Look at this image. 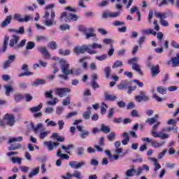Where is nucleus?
Masks as SVG:
<instances>
[{"label": "nucleus", "mask_w": 179, "mask_h": 179, "mask_svg": "<svg viewBox=\"0 0 179 179\" xmlns=\"http://www.w3.org/2000/svg\"><path fill=\"white\" fill-rule=\"evenodd\" d=\"M145 122H148L150 125H153V124H155L152 126V129L151 131V135L153 136V138H160V139L162 140L169 139V138H170V136L167 133L159 132L157 134V129L162 122H157L156 118L149 117L147 119Z\"/></svg>", "instance_id": "obj_1"}, {"label": "nucleus", "mask_w": 179, "mask_h": 179, "mask_svg": "<svg viewBox=\"0 0 179 179\" xmlns=\"http://www.w3.org/2000/svg\"><path fill=\"white\" fill-rule=\"evenodd\" d=\"M54 8H55V4H48L45 8V14L43 17L45 19L44 24L45 26H47V27H51L52 26L57 24V22H55V12L52 11ZM50 10H51V20L49 19Z\"/></svg>", "instance_id": "obj_2"}, {"label": "nucleus", "mask_w": 179, "mask_h": 179, "mask_svg": "<svg viewBox=\"0 0 179 179\" xmlns=\"http://www.w3.org/2000/svg\"><path fill=\"white\" fill-rule=\"evenodd\" d=\"M73 52L77 55H79V54H85V52H87L91 55H95L96 54H97L96 50L89 49L88 46L86 45L75 47L73 49Z\"/></svg>", "instance_id": "obj_3"}, {"label": "nucleus", "mask_w": 179, "mask_h": 179, "mask_svg": "<svg viewBox=\"0 0 179 179\" xmlns=\"http://www.w3.org/2000/svg\"><path fill=\"white\" fill-rule=\"evenodd\" d=\"M138 61H139V57H134L128 60V64L131 65L132 64L131 69L138 72L139 75H143V73L141 70V65L137 64Z\"/></svg>", "instance_id": "obj_4"}, {"label": "nucleus", "mask_w": 179, "mask_h": 179, "mask_svg": "<svg viewBox=\"0 0 179 179\" xmlns=\"http://www.w3.org/2000/svg\"><path fill=\"white\" fill-rule=\"evenodd\" d=\"M62 73L64 75H73V69H69V64L65 59L60 60Z\"/></svg>", "instance_id": "obj_5"}, {"label": "nucleus", "mask_w": 179, "mask_h": 179, "mask_svg": "<svg viewBox=\"0 0 179 179\" xmlns=\"http://www.w3.org/2000/svg\"><path fill=\"white\" fill-rule=\"evenodd\" d=\"M64 17L66 23H69V22L76 21L78 20V15L66 12L62 13L59 20L64 19Z\"/></svg>", "instance_id": "obj_6"}, {"label": "nucleus", "mask_w": 179, "mask_h": 179, "mask_svg": "<svg viewBox=\"0 0 179 179\" xmlns=\"http://www.w3.org/2000/svg\"><path fill=\"white\" fill-rule=\"evenodd\" d=\"M19 40H20V37H19V36L13 34L12 36V38L10 40L8 45H10L12 48H14L15 50H17V48H19Z\"/></svg>", "instance_id": "obj_7"}, {"label": "nucleus", "mask_w": 179, "mask_h": 179, "mask_svg": "<svg viewBox=\"0 0 179 179\" xmlns=\"http://www.w3.org/2000/svg\"><path fill=\"white\" fill-rule=\"evenodd\" d=\"M55 94L59 96V97H65L66 93H71V89L69 88H55L54 90Z\"/></svg>", "instance_id": "obj_8"}, {"label": "nucleus", "mask_w": 179, "mask_h": 179, "mask_svg": "<svg viewBox=\"0 0 179 179\" xmlns=\"http://www.w3.org/2000/svg\"><path fill=\"white\" fill-rule=\"evenodd\" d=\"M14 20H17V22H19L20 23H23L24 22H29L30 19H31V16L30 15H27L23 18L22 17V15L20 14H15L13 15Z\"/></svg>", "instance_id": "obj_9"}, {"label": "nucleus", "mask_w": 179, "mask_h": 179, "mask_svg": "<svg viewBox=\"0 0 179 179\" xmlns=\"http://www.w3.org/2000/svg\"><path fill=\"white\" fill-rule=\"evenodd\" d=\"M69 165L71 169H75L76 170H78V169H80V167H84V166H86V162L81 161L80 162H78L76 161H71L69 163Z\"/></svg>", "instance_id": "obj_10"}, {"label": "nucleus", "mask_w": 179, "mask_h": 179, "mask_svg": "<svg viewBox=\"0 0 179 179\" xmlns=\"http://www.w3.org/2000/svg\"><path fill=\"white\" fill-rule=\"evenodd\" d=\"M3 120H5L7 122V125L9 127H13V125H15V117L12 114H6L4 115Z\"/></svg>", "instance_id": "obj_11"}, {"label": "nucleus", "mask_w": 179, "mask_h": 179, "mask_svg": "<svg viewBox=\"0 0 179 179\" xmlns=\"http://www.w3.org/2000/svg\"><path fill=\"white\" fill-rule=\"evenodd\" d=\"M21 69L25 72L20 73L18 75L19 78H22V76H30L33 75V72L27 71V69H29V66L27 64H23Z\"/></svg>", "instance_id": "obj_12"}, {"label": "nucleus", "mask_w": 179, "mask_h": 179, "mask_svg": "<svg viewBox=\"0 0 179 179\" xmlns=\"http://www.w3.org/2000/svg\"><path fill=\"white\" fill-rule=\"evenodd\" d=\"M77 129L80 132V136L81 139H86L89 135H90V131L82 129V126H77Z\"/></svg>", "instance_id": "obj_13"}, {"label": "nucleus", "mask_w": 179, "mask_h": 179, "mask_svg": "<svg viewBox=\"0 0 179 179\" xmlns=\"http://www.w3.org/2000/svg\"><path fill=\"white\" fill-rule=\"evenodd\" d=\"M59 143L58 142H52L50 141H45L44 143V145L48 147V149L49 152H51V150H54V148H56L57 146H59Z\"/></svg>", "instance_id": "obj_14"}, {"label": "nucleus", "mask_w": 179, "mask_h": 179, "mask_svg": "<svg viewBox=\"0 0 179 179\" xmlns=\"http://www.w3.org/2000/svg\"><path fill=\"white\" fill-rule=\"evenodd\" d=\"M11 22H12V15H7L6 17L4 19V20L1 22V27L2 29H4V27H6V26H9Z\"/></svg>", "instance_id": "obj_15"}, {"label": "nucleus", "mask_w": 179, "mask_h": 179, "mask_svg": "<svg viewBox=\"0 0 179 179\" xmlns=\"http://www.w3.org/2000/svg\"><path fill=\"white\" fill-rule=\"evenodd\" d=\"M38 51H39L41 54H43L45 58H51V54H50V52H48V50H47V48L45 47L38 48Z\"/></svg>", "instance_id": "obj_16"}, {"label": "nucleus", "mask_w": 179, "mask_h": 179, "mask_svg": "<svg viewBox=\"0 0 179 179\" xmlns=\"http://www.w3.org/2000/svg\"><path fill=\"white\" fill-rule=\"evenodd\" d=\"M9 43V36L6 35L3 39V43L1 50H0L1 52H6L8 48V43Z\"/></svg>", "instance_id": "obj_17"}, {"label": "nucleus", "mask_w": 179, "mask_h": 179, "mask_svg": "<svg viewBox=\"0 0 179 179\" xmlns=\"http://www.w3.org/2000/svg\"><path fill=\"white\" fill-rule=\"evenodd\" d=\"M151 75L152 78H155L160 73V70L159 69V65L157 66H152L151 68Z\"/></svg>", "instance_id": "obj_18"}, {"label": "nucleus", "mask_w": 179, "mask_h": 179, "mask_svg": "<svg viewBox=\"0 0 179 179\" xmlns=\"http://www.w3.org/2000/svg\"><path fill=\"white\" fill-rule=\"evenodd\" d=\"M141 33L145 36H150V34H152V36H156L157 34V32H156L153 29H143Z\"/></svg>", "instance_id": "obj_19"}, {"label": "nucleus", "mask_w": 179, "mask_h": 179, "mask_svg": "<svg viewBox=\"0 0 179 179\" xmlns=\"http://www.w3.org/2000/svg\"><path fill=\"white\" fill-rule=\"evenodd\" d=\"M89 33L85 34L86 40H89L91 37H96V34H94V29L93 27L88 28Z\"/></svg>", "instance_id": "obj_20"}, {"label": "nucleus", "mask_w": 179, "mask_h": 179, "mask_svg": "<svg viewBox=\"0 0 179 179\" xmlns=\"http://www.w3.org/2000/svg\"><path fill=\"white\" fill-rule=\"evenodd\" d=\"M73 148H75V146L72 144H70L67 146L62 145L61 146V148L62 149V150H64V153H66V155H71V149H73Z\"/></svg>", "instance_id": "obj_21"}, {"label": "nucleus", "mask_w": 179, "mask_h": 179, "mask_svg": "<svg viewBox=\"0 0 179 179\" xmlns=\"http://www.w3.org/2000/svg\"><path fill=\"white\" fill-rule=\"evenodd\" d=\"M173 131V134H177L178 132V127H165L162 129L163 132H171Z\"/></svg>", "instance_id": "obj_22"}, {"label": "nucleus", "mask_w": 179, "mask_h": 179, "mask_svg": "<svg viewBox=\"0 0 179 179\" xmlns=\"http://www.w3.org/2000/svg\"><path fill=\"white\" fill-rule=\"evenodd\" d=\"M29 125L31 128H32L33 131H34L35 134H37V132L38 131V129H41V128L44 127V124H43V123H38L36 127L33 123H30Z\"/></svg>", "instance_id": "obj_23"}, {"label": "nucleus", "mask_w": 179, "mask_h": 179, "mask_svg": "<svg viewBox=\"0 0 179 179\" xmlns=\"http://www.w3.org/2000/svg\"><path fill=\"white\" fill-rule=\"evenodd\" d=\"M56 156H57V157H60V159H63L64 160H68L69 159V155L63 154L61 150H57Z\"/></svg>", "instance_id": "obj_24"}, {"label": "nucleus", "mask_w": 179, "mask_h": 179, "mask_svg": "<svg viewBox=\"0 0 179 179\" xmlns=\"http://www.w3.org/2000/svg\"><path fill=\"white\" fill-rule=\"evenodd\" d=\"M165 143H166L165 141L159 143L155 140H152V141H151V146H152V148H155L158 149L159 148H162V146H163V145H164Z\"/></svg>", "instance_id": "obj_25"}, {"label": "nucleus", "mask_w": 179, "mask_h": 179, "mask_svg": "<svg viewBox=\"0 0 179 179\" xmlns=\"http://www.w3.org/2000/svg\"><path fill=\"white\" fill-rule=\"evenodd\" d=\"M129 85V81H122L118 85L117 87L119 90H122V89H127L128 85Z\"/></svg>", "instance_id": "obj_26"}, {"label": "nucleus", "mask_w": 179, "mask_h": 179, "mask_svg": "<svg viewBox=\"0 0 179 179\" xmlns=\"http://www.w3.org/2000/svg\"><path fill=\"white\" fill-rule=\"evenodd\" d=\"M155 15L156 17L161 19V20H164L167 17V13H160L155 11Z\"/></svg>", "instance_id": "obj_27"}, {"label": "nucleus", "mask_w": 179, "mask_h": 179, "mask_svg": "<svg viewBox=\"0 0 179 179\" xmlns=\"http://www.w3.org/2000/svg\"><path fill=\"white\" fill-rule=\"evenodd\" d=\"M172 66L173 68L179 66V53H177L176 56L172 58Z\"/></svg>", "instance_id": "obj_28"}, {"label": "nucleus", "mask_w": 179, "mask_h": 179, "mask_svg": "<svg viewBox=\"0 0 179 179\" xmlns=\"http://www.w3.org/2000/svg\"><path fill=\"white\" fill-rule=\"evenodd\" d=\"M105 99L108 101H114V100H117V96L111 95L108 94V92H105L104 94Z\"/></svg>", "instance_id": "obj_29"}, {"label": "nucleus", "mask_w": 179, "mask_h": 179, "mask_svg": "<svg viewBox=\"0 0 179 179\" xmlns=\"http://www.w3.org/2000/svg\"><path fill=\"white\" fill-rule=\"evenodd\" d=\"M87 110V111L84 112L83 114V117L85 120H89L90 118V114H92V107L88 106Z\"/></svg>", "instance_id": "obj_30"}, {"label": "nucleus", "mask_w": 179, "mask_h": 179, "mask_svg": "<svg viewBox=\"0 0 179 179\" xmlns=\"http://www.w3.org/2000/svg\"><path fill=\"white\" fill-rule=\"evenodd\" d=\"M4 89H5V94L8 96H10V93H13V88H12L11 85H4Z\"/></svg>", "instance_id": "obj_31"}, {"label": "nucleus", "mask_w": 179, "mask_h": 179, "mask_svg": "<svg viewBox=\"0 0 179 179\" xmlns=\"http://www.w3.org/2000/svg\"><path fill=\"white\" fill-rule=\"evenodd\" d=\"M41 85H45V80L38 79L31 83V85L34 86L35 87H37V86H40Z\"/></svg>", "instance_id": "obj_32"}, {"label": "nucleus", "mask_w": 179, "mask_h": 179, "mask_svg": "<svg viewBox=\"0 0 179 179\" xmlns=\"http://www.w3.org/2000/svg\"><path fill=\"white\" fill-rule=\"evenodd\" d=\"M101 132H103V134H110L111 132V129H110V127L106 126V124H102L101 125Z\"/></svg>", "instance_id": "obj_33"}, {"label": "nucleus", "mask_w": 179, "mask_h": 179, "mask_svg": "<svg viewBox=\"0 0 179 179\" xmlns=\"http://www.w3.org/2000/svg\"><path fill=\"white\" fill-rule=\"evenodd\" d=\"M157 38L159 41V46L162 47L163 45V38H164V34L163 32L157 33Z\"/></svg>", "instance_id": "obj_34"}, {"label": "nucleus", "mask_w": 179, "mask_h": 179, "mask_svg": "<svg viewBox=\"0 0 179 179\" xmlns=\"http://www.w3.org/2000/svg\"><path fill=\"white\" fill-rule=\"evenodd\" d=\"M87 46H88L89 50H92V48L93 50H96V48H103V45H101V44L97 43H93L92 44H89V45H87Z\"/></svg>", "instance_id": "obj_35"}, {"label": "nucleus", "mask_w": 179, "mask_h": 179, "mask_svg": "<svg viewBox=\"0 0 179 179\" xmlns=\"http://www.w3.org/2000/svg\"><path fill=\"white\" fill-rule=\"evenodd\" d=\"M40 172V167H36L35 168V169L32 170L29 174V177L30 179L33 178V177H34V176H37V174H38V173Z\"/></svg>", "instance_id": "obj_36"}, {"label": "nucleus", "mask_w": 179, "mask_h": 179, "mask_svg": "<svg viewBox=\"0 0 179 179\" xmlns=\"http://www.w3.org/2000/svg\"><path fill=\"white\" fill-rule=\"evenodd\" d=\"M135 99L138 103H141L143 100L144 101H149L150 100L149 96H136Z\"/></svg>", "instance_id": "obj_37"}, {"label": "nucleus", "mask_w": 179, "mask_h": 179, "mask_svg": "<svg viewBox=\"0 0 179 179\" xmlns=\"http://www.w3.org/2000/svg\"><path fill=\"white\" fill-rule=\"evenodd\" d=\"M122 136H124V139L122 141V145H128V142H129V134L127 132H124L122 134Z\"/></svg>", "instance_id": "obj_38"}, {"label": "nucleus", "mask_w": 179, "mask_h": 179, "mask_svg": "<svg viewBox=\"0 0 179 179\" xmlns=\"http://www.w3.org/2000/svg\"><path fill=\"white\" fill-rule=\"evenodd\" d=\"M21 148H22V144L14 143V144H11L10 146L8 147V150H16L17 149H20Z\"/></svg>", "instance_id": "obj_39"}, {"label": "nucleus", "mask_w": 179, "mask_h": 179, "mask_svg": "<svg viewBox=\"0 0 179 179\" xmlns=\"http://www.w3.org/2000/svg\"><path fill=\"white\" fill-rule=\"evenodd\" d=\"M71 175H72V177H74L76 179H83V176H82V173H80V171L78 170H75L73 173Z\"/></svg>", "instance_id": "obj_40"}, {"label": "nucleus", "mask_w": 179, "mask_h": 179, "mask_svg": "<svg viewBox=\"0 0 179 179\" xmlns=\"http://www.w3.org/2000/svg\"><path fill=\"white\" fill-rule=\"evenodd\" d=\"M135 173H136V170L135 169H128L126 171L125 176L126 177H132L134 176V174H135Z\"/></svg>", "instance_id": "obj_41"}, {"label": "nucleus", "mask_w": 179, "mask_h": 179, "mask_svg": "<svg viewBox=\"0 0 179 179\" xmlns=\"http://www.w3.org/2000/svg\"><path fill=\"white\" fill-rule=\"evenodd\" d=\"M23 141V137L19 136L18 138H11L8 140V143H13L15 142H22Z\"/></svg>", "instance_id": "obj_42"}, {"label": "nucleus", "mask_w": 179, "mask_h": 179, "mask_svg": "<svg viewBox=\"0 0 179 179\" xmlns=\"http://www.w3.org/2000/svg\"><path fill=\"white\" fill-rule=\"evenodd\" d=\"M122 62L121 60H116L112 68L113 69H116V68H121V66H122Z\"/></svg>", "instance_id": "obj_43"}, {"label": "nucleus", "mask_w": 179, "mask_h": 179, "mask_svg": "<svg viewBox=\"0 0 179 179\" xmlns=\"http://www.w3.org/2000/svg\"><path fill=\"white\" fill-rule=\"evenodd\" d=\"M41 108H43V103H41L38 106L31 108L29 110L31 113H37V111H40Z\"/></svg>", "instance_id": "obj_44"}, {"label": "nucleus", "mask_w": 179, "mask_h": 179, "mask_svg": "<svg viewBox=\"0 0 179 179\" xmlns=\"http://www.w3.org/2000/svg\"><path fill=\"white\" fill-rule=\"evenodd\" d=\"M106 108H108V106H107V104H106V103L102 102L101 107V115H104V114L107 113V109Z\"/></svg>", "instance_id": "obj_45"}, {"label": "nucleus", "mask_w": 179, "mask_h": 179, "mask_svg": "<svg viewBox=\"0 0 179 179\" xmlns=\"http://www.w3.org/2000/svg\"><path fill=\"white\" fill-rule=\"evenodd\" d=\"M104 73L106 75V79H108V78L111 76V68L110 66L105 67Z\"/></svg>", "instance_id": "obj_46"}, {"label": "nucleus", "mask_w": 179, "mask_h": 179, "mask_svg": "<svg viewBox=\"0 0 179 179\" xmlns=\"http://www.w3.org/2000/svg\"><path fill=\"white\" fill-rule=\"evenodd\" d=\"M169 3L174 5V0H163L158 6L162 8L163 5H169Z\"/></svg>", "instance_id": "obj_47"}, {"label": "nucleus", "mask_w": 179, "mask_h": 179, "mask_svg": "<svg viewBox=\"0 0 179 179\" xmlns=\"http://www.w3.org/2000/svg\"><path fill=\"white\" fill-rule=\"evenodd\" d=\"M59 54L60 55L66 56V55H71V50H65L64 49H59Z\"/></svg>", "instance_id": "obj_48"}, {"label": "nucleus", "mask_w": 179, "mask_h": 179, "mask_svg": "<svg viewBox=\"0 0 179 179\" xmlns=\"http://www.w3.org/2000/svg\"><path fill=\"white\" fill-rule=\"evenodd\" d=\"M157 92L160 93V94H167V88H164L162 86L157 87Z\"/></svg>", "instance_id": "obj_49"}, {"label": "nucleus", "mask_w": 179, "mask_h": 179, "mask_svg": "<svg viewBox=\"0 0 179 179\" xmlns=\"http://www.w3.org/2000/svg\"><path fill=\"white\" fill-rule=\"evenodd\" d=\"M48 135H50L49 131H41V132L39 134V138H40V139H45V138H47Z\"/></svg>", "instance_id": "obj_50"}, {"label": "nucleus", "mask_w": 179, "mask_h": 179, "mask_svg": "<svg viewBox=\"0 0 179 179\" xmlns=\"http://www.w3.org/2000/svg\"><path fill=\"white\" fill-rule=\"evenodd\" d=\"M12 163L17 164H22V158L19 157H12L10 159Z\"/></svg>", "instance_id": "obj_51"}, {"label": "nucleus", "mask_w": 179, "mask_h": 179, "mask_svg": "<svg viewBox=\"0 0 179 179\" xmlns=\"http://www.w3.org/2000/svg\"><path fill=\"white\" fill-rule=\"evenodd\" d=\"M107 138L108 142H113L115 139V133H114V131L110 132L107 136Z\"/></svg>", "instance_id": "obj_52"}, {"label": "nucleus", "mask_w": 179, "mask_h": 179, "mask_svg": "<svg viewBox=\"0 0 179 179\" xmlns=\"http://www.w3.org/2000/svg\"><path fill=\"white\" fill-rule=\"evenodd\" d=\"M45 122H46L47 127H57V122L53 120L50 121V119L45 120Z\"/></svg>", "instance_id": "obj_53"}, {"label": "nucleus", "mask_w": 179, "mask_h": 179, "mask_svg": "<svg viewBox=\"0 0 179 179\" xmlns=\"http://www.w3.org/2000/svg\"><path fill=\"white\" fill-rule=\"evenodd\" d=\"M36 47V43L33 41H29L27 43L26 50H33Z\"/></svg>", "instance_id": "obj_54"}, {"label": "nucleus", "mask_w": 179, "mask_h": 179, "mask_svg": "<svg viewBox=\"0 0 179 179\" xmlns=\"http://www.w3.org/2000/svg\"><path fill=\"white\" fill-rule=\"evenodd\" d=\"M123 3L126 5V8L129 9L131 8V5L134 3V0H123Z\"/></svg>", "instance_id": "obj_55"}, {"label": "nucleus", "mask_w": 179, "mask_h": 179, "mask_svg": "<svg viewBox=\"0 0 179 179\" xmlns=\"http://www.w3.org/2000/svg\"><path fill=\"white\" fill-rule=\"evenodd\" d=\"M36 40L38 42L40 41H48V38L45 36H38L36 37Z\"/></svg>", "instance_id": "obj_56"}, {"label": "nucleus", "mask_w": 179, "mask_h": 179, "mask_svg": "<svg viewBox=\"0 0 179 179\" xmlns=\"http://www.w3.org/2000/svg\"><path fill=\"white\" fill-rule=\"evenodd\" d=\"M71 104V96H68L66 99H63L62 106H69Z\"/></svg>", "instance_id": "obj_57"}, {"label": "nucleus", "mask_w": 179, "mask_h": 179, "mask_svg": "<svg viewBox=\"0 0 179 179\" xmlns=\"http://www.w3.org/2000/svg\"><path fill=\"white\" fill-rule=\"evenodd\" d=\"M58 101V98H54L52 101H48L46 102V104L47 106H55Z\"/></svg>", "instance_id": "obj_58"}, {"label": "nucleus", "mask_w": 179, "mask_h": 179, "mask_svg": "<svg viewBox=\"0 0 179 179\" xmlns=\"http://www.w3.org/2000/svg\"><path fill=\"white\" fill-rule=\"evenodd\" d=\"M48 47L50 50H57V43L55 41H51L48 44Z\"/></svg>", "instance_id": "obj_59"}, {"label": "nucleus", "mask_w": 179, "mask_h": 179, "mask_svg": "<svg viewBox=\"0 0 179 179\" xmlns=\"http://www.w3.org/2000/svg\"><path fill=\"white\" fill-rule=\"evenodd\" d=\"M59 29L62 31H65V30H69L71 29V27L68 24H64L60 25Z\"/></svg>", "instance_id": "obj_60"}, {"label": "nucleus", "mask_w": 179, "mask_h": 179, "mask_svg": "<svg viewBox=\"0 0 179 179\" xmlns=\"http://www.w3.org/2000/svg\"><path fill=\"white\" fill-rule=\"evenodd\" d=\"M64 110H65L64 106H57L56 108V114H57V115H61L62 113H64Z\"/></svg>", "instance_id": "obj_61"}, {"label": "nucleus", "mask_w": 179, "mask_h": 179, "mask_svg": "<svg viewBox=\"0 0 179 179\" xmlns=\"http://www.w3.org/2000/svg\"><path fill=\"white\" fill-rule=\"evenodd\" d=\"M113 43H114V41L112 38H106L103 39V44H106V45L110 44V45H112Z\"/></svg>", "instance_id": "obj_62"}, {"label": "nucleus", "mask_w": 179, "mask_h": 179, "mask_svg": "<svg viewBox=\"0 0 179 179\" xmlns=\"http://www.w3.org/2000/svg\"><path fill=\"white\" fill-rule=\"evenodd\" d=\"M57 125L59 126V131L64 129V127L65 125V122L64 120H61L57 122Z\"/></svg>", "instance_id": "obj_63"}, {"label": "nucleus", "mask_w": 179, "mask_h": 179, "mask_svg": "<svg viewBox=\"0 0 179 179\" xmlns=\"http://www.w3.org/2000/svg\"><path fill=\"white\" fill-rule=\"evenodd\" d=\"M45 114H52L54 113V108L52 107H48L45 108Z\"/></svg>", "instance_id": "obj_64"}]
</instances>
